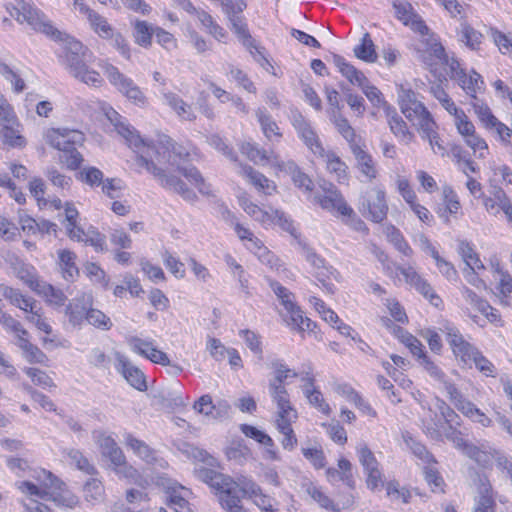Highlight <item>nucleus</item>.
<instances>
[{"instance_id": "f257e3e1", "label": "nucleus", "mask_w": 512, "mask_h": 512, "mask_svg": "<svg viewBox=\"0 0 512 512\" xmlns=\"http://www.w3.org/2000/svg\"><path fill=\"white\" fill-rule=\"evenodd\" d=\"M105 114L107 119L115 127L117 133L126 140L129 146H133L137 149V164L139 166L144 167L147 172L156 177L164 188L173 190L181 195L184 200L193 202L197 199L195 192L189 189L181 179L174 175H167L164 170L158 166L163 162L167 148L146 142L113 108H109Z\"/></svg>"}, {"instance_id": "f03ea898", "label": "nucleus", "mask_w": 512, "mask_h": 512, "mask_svg": "<svg viewBox=\"0 0 512 512\" xmlns=\"http://www.w3.org/2000/svg\"><path fill=\"white\" fill-rule=\"evenodd\" d=\"M46 141L61 152L59 161L65 164L69 170H76L80 167L83 157L78 152L77 146L83 145L85 141V136L81 131L66 128L50 129L46 133Z\"/></svg>"}, {"instance_id": "7ed1b4c3", "label": "nucleus", "mask_w": 512, "mask_h": 512, "mask_svg": "<svg viewBox=\"0 0 512 512\" xmlns=\"http://www.w3.org/2000/svg\"><path fill=\"white\" fill-rule=\"evenodd\" d=\"M109 82L129 101L139 107L147 105L148 100L141 88L128 76L110 63L101 65Z\"/></svg>"}, {"instance_id": "20e7f679", "label": "nucleus", "mask_w": 512, "mask_h": 512, "mask_svg": "<svg viewBox=\"0 0 512 512\" xmlns=\"http://www.w3.org/2000/svg\"><path fill=\"white\" fill-rule=\"evenodd\" d=\"M270 287L286 310L284 319L287 325L298 331L313 330L315 323L302 315V311L293 301L292 293L276 281L271 282Z\"/></svg>"}, {"instance_id": "39448f33", "label": "nucleus", "mask_w": 512, "mask_h": 512, "mask_svg": "<svg viewBox=\"0 0 512 512\" xmlns=\"http://www.w3.org/2000/svg\"><path fill=\"white\" fill-rule=\"evenodd\" d=\"M63 64L77 80L93 87H100L104 80L100 73L90 69L86 64V53L82 55H63Z\"/></svg>"}, {"instance_id": "423d86ee", "label": "nucleus", "mask_w": 512, "mask_h": 512, "mask_svg": "<svg viewBox=\"0 0 512 512\" xmlns=\"http://www.w3.org/2000/svg\"><path fill=\"white\" fill-rule=\"evenodd\" d=\"M39 485L29 481H23L19 485V489L26 494L36 496L43 500L50 499L58 490H61L65 484L59 480L50 471L42 470L38 475Z\"/></svg>"}, {"instance_id": "0eeeda50", "label": "nucleus", "mask_w": 512, "mask_h": 512, "mask_svg": "<svg viewBox=\"0 0 512 512\" xmlns=\"http://www.w3.org/2000/svg\"><path fill=\"white\" fill-rule=\"evenodd\" d=\"M189 156L190 153L185 147L179 144H173L169 155V161L172 165L177 166V170L183 174L188 181L195 185L201 194L208 195L210 192L209 187L205 184L199 170L194 166H183L177 161V159H179V161H185Z\"/></svg>"}, {"instance_id": "6e6552de", "label": "nucleus", "mask_w": 512, "mask_h": 512, "mask_svg": "<svg viewBox=\"0 0 512 512\" xmlns=\"http://www.w3.org/2000/svg\"><path fill=\"white\" fill-rule=\"evenodd\" d=\"M360 210L370 220L376 223L382 222L388 212L385 192L379 188H373L368 191L363 197Z\"/></svg>"}, {"instance_id": "1a4fd4ad", "label": "nucleus", "mask_w": 512, "mask_h": 512, "mask_svg": "<svg viewBox=\"0 0 512 512\" xmlns=\"http://www.w3.org/2000/svg\"><path fill=\"white\" fill-rule=\"evenodd\" d=\"M292 125L305 146L317 157H324L325 149L310 122L300 113L292 116Z\"/></svg>"}, {"instance_id": "9d476101", "label": "nucleus", "mask_w": 512, "mask_h": 512, "mask_svg": "<svg viewBox=\"0 0 512 512\" xmlns=\"http://www.w3.org/2000/svg\"><path fill=\"white\" fill-rule=\"evenodd\" d=\"M441 331L445 334L446 341L450 345L454 355L459 357L464 363L470 362L478 349L467 342L458 328L450 323L445 324Z\"/></svg>"}, {"instance_id": "9b49d317", "label": "nucleus", "mask_w": 512, "mask_h": 512, "mask_svg": "<svg viewBox=\"0 0 512 512\" xmlns=\"http://www.w3.org/2000/svg\"><path fill=\"white\" fill-rule=\"evenodd\" d=\"M124 443L136 456L153 468L166 469L168 467V462L165 459L159 457L157 452L146 442L134 437L132 434L126 433L124 435Z\"/></svg>"}, {"instance_id": "f8f14e48", "label": "nucleus", "mask_w": 512, "mask_h": 512, "mask_svg": "<svg viewBox=\"0 0 512 512\" xmlns=\"http://www.w3.org/2000/svg\"><path fill=\"white\" fill-rule=\"evenodd\" d=\"M116 370L125 378V380L138 391H146L147 383L144 373L121 352L115 351Z\"/></svg>"}, {"instance_id": "ddd939ff", "label": "nucleus", "mask_w": 512, "mask_h": 512, "mask_svg": "<svg viewBox=\"0 0 512 512\" xmlns=\"http://www.w3.org/2000/svg\"><path fill=\"white\" fill-rule=\"evenodd\" d=\"M18 21L27 22L34 30L41 31L48 36L60 38L61 32L49 22L45 21V15L37 8L23 4L18 14Z\"/></svg>"}, {"instance_id": "4468645a", "label": "nucleus", "mask_w": 512, "mask_h": 512, "mask_svg": "<svg viewBox=\"0 0 512 512\" xmlns=\"http://www.w3.org/2000/svg\"><path fill=\"white\" fill-rule=\"evenodd\" d=\"M474 111L477 114L479 120L483 123V125L489 129L494 131L500 138V140L505 144L512 145L510 140L512 136V130L500 122L491 112L490 108L483 104L478 103V100L473 103Z\"/></svg>"}, {"instance_id": "2eb2a0df", "label": "nucleus", "mask_w": 512, "mask_h": 512, "mask_svg": "<svg viewBox=\"0 0 512 512\" xmlns=\"http://www.w3.org/2000/svg\"><path fill=\"white\" fill-rule=\"evenodd\" d=\"M195 473L199 480L203 481L211 488L219 492L220 496L231 493V490L238 488L235 481H233L230 477L218 473L213 469L200 467L195 470Z\"/></svg>"}, {"instance_id": "dca6fc26", "label": "nucleus", "mask_w": 512, "mask_h": 512, "mask_svg": "<svg viewBox=\"0 0 512 512\" xmlns=\"http://www.w3.org/2000/svg\"><path fill=\"white\" fill-rule=\"evenodd\" d=\"M160 95L166 104L181 121L194 122L197 115L191 104L187 103L178 94L162 89Z\"/></svg>"}, {"instance_id": "f3484780", "label": "nucleus", "mask_w": 512, "mask_h": 512, "mask_svg": "<svg viewBox=\"0 0 512 512\" xmlns=\"http://www.w3.org/2000/svg\"><path fill=\"white\" fill-rule=\"evenodd\" d=\"M269 394L277 405L276 419H297L298 414L290 403L285 385L268 384Z\"/></svg>"}, {"instance_id": "a211bd4d", "label": "nucleus", "mask_w": 512, "mask_h": 512, "mask_svg": "<svg viewBox=\"0 0 512 512\" xmlns=\"http://www.w3.org/2000/svg\"><path fill=\"white\" fill-rule=\"evenodd\" d=\"M396 269L404 276L405 281L427 298L432 305L438 307L441 304L440 297L434 293L431 285L412 267H396Z\"/></svg>"}, {"instance_id": "6ab92c4d", "label": "nucleus", "mask_w": 512, "mask_h": 512, "mask_svg": "<svg viewBox=\"0 0 512 512\" xmlns=\"http://www.w3.org/2000/svg\"><path fill=\"white\" fill-rule=\"evenodd\" d=\"M398 102L401 112L410 121L428 111L426 106L417 99L416 93L411 89L404 88L403 86L398 90Z\"/></svg>"}, {"instance_id": "aec40b11", "label": "nucleus", "mask_w": 512, "mask_h": 512, "mask_svg": "<svg viewBox=\"0 0 512 512\" xmlns=\"http://www.w3.org/2000/svg\"><path fill=\"white\" fill-rule=\"evenodd\" d=\"M93 438L98 444L102 456L109 459L111 464L123 463L124 453L110 435L102 431H94Z\"/></svg>"}, {"instance_id": "412c9836", "label": "nucleus", "mask_w": 512, "mask_h": 512, "mask_svg": "<svg viewBox=\"0 0 512 512\" xmlns=\"http://www.w3.org/2000/svg\"><path fill=\"white\" fill-rule=\"evenodd\" d=\"M318 203L323 209L336 211L342 216L353 215V209L347 205L341 193L336 189H330L325 195L318 197Z\"/></svg>"}, {"instance_id": "4be33fe9", "label": "nucleus", "mask_w": 512, "mask_h": 512, "mask_svg": "<svg viewBox=\"0 0 512 512\" xmlns=\"http://www.w3.org/2000/svg\"><path fill=\"white\" fill-rule=\"evenodd\" d=\"M385 114L391 132L405 144H409L410 142H412L414 139V134L411 131H409L406 122L397 113L395 108L387 106L385 108Z\"/></svg>"}, {"instance_id": "5701e85b", "label": "nucleus", "mask_w": 512, "mask_h": 512, "mask_svg": "<svg viewBox=\"0 0 512 512\" xmlns=\"http://www.w3.org/2000/svg\"><path fill=\"white\" fill-rule=\"evenodd\" d=\"M255 115L266 139L270 142H279L282 138V132L267 109L260 107L255 111Z\"/></svg>"}, {"instance_id": "b1692460", "label": "nucleus", "mask_w": 512, "mask_h": 512, "mask_svg": "<svg viewBox=\"0 0 512 512\" xmlns=\"http://www.w3.org/2000/svg\"><path fill=\"white\" fill-rule=\"evenodd\" d=\"M351 152L355 157L357 169L368 181L374 180L377 177L378 171L372 156L362 149L360 145L353 146Z\"/></svg>"}, {"instance_id": "393cba45", "label": "nucleus", "mask_w": 512, "mask_h": 512, "mask_svg": "<svg viewBox=\"0 0 512 512\" xmlns=\"http://www.w3.org/2000/svg\"><path fill=\"white\" fill-rule=\"evenodd\" d=\"M239 173L246 176L249 181L259 190L267 195H271L276 190V185L262 173L254 170L248 165H239Z\"/></svg>"}, {"instance_id": "a878e982", "label": "nucleus", "mask_w": 512, "mask_h": 512, "mask_svg": "<svg viewBox=\"0 0 512 512\" xmlns=\"http://www.w3.org/2000/svg\"><path fill=\"white\" fill-rule=\"evenodd\" d=\"M12 266L16 277L23 281L31 290L36 292L43 281L38 278L35 268L18 258H15V262Z\"/></svg>"}, {"instance_id": "bb28decb", "label": "nucleus", "mask_w": 512, "mask_h": 512, "mask_svg": "<svg viewBox=\"0 0 512 512\" xmlns=\"http://www.w3.org/2000/svg\"><path fill=\"white\" fill-rule=\"evenodd\" d=\"M333 63L338 68L342 76L345 77L352 85H357L359 87L367 78L362 71L358 70L340 55H333Z\"/></svg>"}, {"instance_id": "cd10ccee", "label": "nucleus", "mask_w": 512, "mask_h": 512, "mask_svg": "<svg viewBox=\"0 0 512 512\" xmlns=\"http://www.w3.org/2000/svg\"><path fill=\"white\" fill-rule=\"evenodd\" d=\"M478 493L474 512H495L496 503L492 497V487L486 479H480Z\"/></svg>"}, {"instance_id": "c85d7f7f", "label": "nucleus", "mask_w": 512, "mask_h": 512, "mask_svg": "<svg viewBox=\"0 0 512 512\" xmlns=\"http://www.w3.org/2000/svg\"><path fill=\"white\" fill-rule=\"evenodd\" d=\"M352 464L349 460L341 458L338 461V468H328L326 471L327 478L330 482H344L347 486L353 487L354 480L351 473Z\"/></svg>"}, {"instance_id": "c756f323", "label": "nucleus", "mask_w": 512, "mask_h": 512, "mask_svg": "<svg viewBox=\"0 0 512 512\" xmlns=\"http://www.w3.org/2000/svg\"><path fill=\"white\" fill-rule=\"evenodd\" d=\"M58 263L62 276L67 281H74L79 274L76 266V254L70 250L63 249L58 252Z\"/></svg>"}, {"instance_id": "7c9ffc66", "label": "nucleus", "mask_w": 512, "mask_h": 512, "mask_svg": "<svg viewBox=\"0 0 512 512\" xmlns=\"http://www.w3.org/2000/svg\"><path fill=\"white\" fill-rule=\"evenodd\" d=\"M354 55L367 63L376 62L378 55L375 45L369 33H365L360 39V43L353 49Z\"/></svg>"}, {"instance_id": "2f4dec72", "label": "nucleus", "mask_w": 512, "mask_h": 512, "mask_svg": "<svg viewBox=\"0 0 512 512\" xmlns=\"http://www.w3.org/2000/svg\"><path fill=\"white\" fill-rule=\"evenodd\" d=\"M326 161L327 170L335 174L339 183H346L348 181L347 165L338 157L334 152L326 151L322 157Z\"/></svg>"}, {"instance_id": "473e14b6", "label": "nucleus", "mask_w": 512, "mask_h": 512, "mask_svg": "<svg viewBox=\"0 0 512 512\" xmlns=\"http://www.w3.org/2000/svg\"><path fill=\"white\" fill-rule=\"evenodd\" d=\"M186 12L195 15L202 26L207 29V32L211 34L216 40L220 41L226 36L224 29L214 21L213 17L208 12L202 9H197L196 7L195 11Z\"/></svg>"}, {"instance_id": "72a5a7b5", "label": "nucleus", "mask_w": 512, "mask_h": 512, "mask_svg": "<svg viewBox=\"0 0 512 512\" xmlns=\"http://www.w3.org/2000/svg\"><path fill=\"white\" fill-rule=\"evenodd\" d=\"M155 33V27L144 20H136L134 23V39L141 47L148 48L152 44V36Z\"/></svg>"}, {"instance_id": "f704fd0d", "label": "nucleus", "mask_w": 512, "mask_h": 512, "mask_svg": "<svg viewBox=\"0 0 512 512\" xmlns=\"http://www.w3.org/2000/svg\"><path fill=\"white\" fill-rule=\"evenodd\" d=\"M267 366L274 372V378L269 381V384L284 385V382L288 377L298 376L296 372L289 369L283 361L278 358L270 359Z\"/></svg>"}, {"instance_id": "c9c22d12", "label": "nucleus", "mask_w": 512, "mask_h": 512, "mask_svg": "<svg viewBox=\"0 0 512 512\" xmlns=\"http://www.w3.org/2000/svg\"><path fill=\"white\" fill-rule=\"evenodd\" d=\"M296 419H276V427L283 434L281 444L285 450H293L297 445L296 435L291 427L292 422Z\"/></svg>"}, {"instance_id": "e433bc0d", "label": "nucleus", "mask_w": 512, "mask_h": 512, "mask_svg": "<svg viewBox=\"0 0 512 512\" xmlns=\"http://www.w3.org/2000/svg\"><path fill=\"white\" fill-rule=\"evenodd\" d=\"M64 453L69 459L70 464L74 465L78 470L88 475H94L97 473L95 466L89 462L80 450L72 448L65 450Z\"/></svg>"}, {"instance_id": "4c0bfd02", "label": "nucleus", "mask_w": 512, "mask_h": 512, "mask_svg": "<svg viewBox=\"0 0 512 512\" xmlns=\"http://www.w3.org/2000/svg\"><path fill=\"white\" fill-rule=\"evenodd\" d=\"M415 119L418 120L416 128L423 140L426 138H435V133L438 131V124L429 110Z\"/></svg>"}, {"instance_id": "58836bf2", "label": "nucleus", "mask_w": 512, "mask_h": 512, "mask_svg": "<svg viewBox=\"0 0 512 512\" xmlns=\"http://www.w3.org/2000/svg\"><path fill=\"white\" fill-rule=\"evenodd\" d=\"M461 42L472 50L479 48L483 35L466 22L461 23L459 29Z\"/></svg>"}, {"instance_id": "ea45409f", "label": "nucleus", "mask_w": 512, "mask_h": 512, "mask_svg": "<svg viewBox=\"0 0 512 512\" xmlns=\"http://www.w3.org/2000/svg\"><path fill=\"white\" fill-rule=\"evenodd\" d=\"M443 198L445 209L443 211L439 210L438 214L446 223H449L450 219L448 214L457 213L460 209V202L454 190L448 186L443 188Z\"/></svg>"}, {"instance_id": "a19ab883", "label": "nucleus", "mask_w": 512, "mask_h": 512, "mask_svg": "<svg viewBox=\"0 0 512 512\" xmlns=\"http://www.w3.org/2000/svg\"><path fill=\"white\" fill-rule=\"evenodd\" d=\"M0 291L6 299L10 300L11 304L17 306L23 311H28V308L31 307V305H34V301L23 296L18 289L1 285Z\"/></svg>"}, {"instance_id": "79ce46f5", "label": "nucleus", "mask_w": 512, "mask_h": 512, "mask_svg": "<svg viewBox=\"0 0 512 512\" xmlns=\"http://www.w3.org/2000/svg\"><path fill=\"white\" fill-rule=\"evenodd\" d=\"M85 500L91 503H99L104 499V486L99 479L90 478L83 487Z\"/></svg>"}, {"instance_id": "37998d69", "label": "nucleus", "mask_w": 512, "mask_h": 512, "mask_svg": "<svg viewBox=\"0 0 512 512\" xmlns=\"http://www.w3.org/2000/svg\"><path fill=\"white\" fill-rule=\"evenodd\" d=\"M459 74H461V76L457 80L458 84L463 88V90L466 91L468 95L477 101L475 94L483 84L481 76L476 72H473V74L469 76L465 72H459Z\"/></svg>"}, {"instance_id": "c03bdc74", "label": "nucleus", "mask_w": 512, "mask_h": 512, "mask_svg": "<svg viewBox=\"0 0 512 512\" xmlns=\"http://www.w3.org/2000/svg\"><path fill=\"white\" fill-rule=\"evenodd\" d=\"M226 456L230 461L241 465L250 458L251 452L242 441H233L226 448Z\"/></svg>"}, {"instance_id": "a18cd8bd", "label": "nucleus", "mask_w": 512, "mask_h": 512, "mask_svg": "<svg viewBox=\"0 0 512 512\" xmlns=\"http://www.w3.org/2000/svg\"><path fill=\"white\" fill-rule=\"evenodd\" d=\"M459 253L470 270L484 269V265L479 259L477 253L473 250L468 242L461 241L459 243Z\"/></svg>"}, {"instance_id": "49530a36", "label": "nucleus", "mask_w": 512, "mask_h": 512, "mask_svg": "<svg viewBox=\"0 0 512 512\" xmlns=\"http://www.w3.org/2000/svg\"><path fill=\"white\" fill-rule=\"evenodd\" d=\"M497 453L500 452L496 450L486 451L475 445L465 446V455L483 467L489 465L492 459L496 460Z\"/></svg>"}, {"instance_id": "de8ad7c7", "label": "nucleus", "mask_w": 512, "mask_h": 512, "mask_svg": "<svg viewBox=\"0 0 512 512\" xmlns=\"http://www.w3.org/2000/svg\"><path fill=\"white\" fill-rule=\"evenodd\" d=\"M91 28L94 30L96 34H98L103 39H108L113 35L114 28L108 23L107 19L97 13H90V18L88 19Z\"/></svg>"}, {"instance_id": "09e8293b", "label": "nucleus", "mask_w": 512, "mask_h": 512, "mask_svg": "<svg viewBox=\"0 0 512 512\" xmlns=\"http://www.w3.org/2000/svg\"><path fill=\"white\" fill-rule=\"evenodd\" d=\"M36 293L45 297L49 303L56 306H63L66 301V296L63 291L54 288L44 281L41 283Z\"/></svg>"}, {"instance_id": "8fccbe9b", "label": "nucleus", "mask_w": 512, "mask_h": 512, "mask_svg": "<svg viewBox=\"0 0 512 512\" xmlns=\"http://www.w3.org/2000/svg\"><path fill=\"white\" fill-rule=\"evenodd\" d=\"M430 92L448 113L453 116H458L459 109L440 84H433L430 87Z\"/></svg>"}, {"instance_id": "3c124183", "label": "nucleus", "mask_w": 512, "mask_h": 512, "mask_svg": "<svg viewBox=\"0 0 512 512\" xmlns=\"http://www.w3.org/2000/svg\"><path fill=\"white\" fill-rule=\"evenodd\" d=\"M86 320L89 324L104 331L110 330L112 327L110 318L98 309H88L86 312Z\"/></svg>"}, {"instance_id": "603ef678", "label": "nucleus", "mask_w": 512, "mask_h": 512, "mask_svg": "<svg viewBox=\"0 0 512 512\" xmlns=\"http://www.w3.org/2000/svg\"><path fill=\"white\" fill-rule=\"evenodd\" d=\"M241 151L245 154L251 161L255 163H262L264 161H270L272 159L273 152L270 154L267 153L266 150L260 149L252 143H243L241 146Z\"/></svg>"}, {"instance_id": "864d4df0", "label": "nucleus", "mask_w": 512, "mask_h": 512, "mask_svg": "<svg viewBox=\"0 0 512 512\" xmlns=\"http://www.w3.org/2000/svg\"><path fill=\"white\" fill-rule=\"evenodd\" d=\"M335 126L337 131L346 139L349 143L350 149H353V146L359 145L357 142V135L355 130L349 124L348 120L342 116H338L335 118Z\"/></svg>"}, {"instance_id": "5fc2aeb1", "label": "nucleus", "mask_w": 512, "mask_h": 512, "mask_svg": "<svg viewBox=\"0 0 512 512\" xmlns=\"http://www.w3.org/2000/svg\"><path fill=\"white\" fill-rule=\"evenodd\" d=\"M241 206L248 215L262 224H268L273 221V215L271 213L262 210L252 202L245 200L241 203Z\"/></svg>"}, {"instance_id": "6e6d98bb", "label": "nucleus", "mask_w": 512, "mask_h": 512, "mask_svg": "<svg viewBox=\"0 0 512 512\" xmlns=\"http://www.w3.org/2000/svg\"><path fill=\"white\" fill-rule=\"evenodd\" d=\"M88 310L80 302H73L66 306L65 314L68 316L69 322L73 326L81 325L86 320V312Z\"/></svg>"}, {"instance_id": "4d7b16f0", "label": "nucleus", "mask_w": 512, "mask_h": 512, "mask_svg": "<svg viewBox=\"0 0 512 512\" xmlns=\"http://www.w3.org/2000/svg\"><path fill=\"white\" fill-rule=\"evenodd\" d=\"M208 144L222 153L225 157L233 162H237V155L232 148L226 143V141L218 134H212L207 137Z\"/></svg>"}, {"instance_id": "13d9d810", "label": "nucleus", "mask_w": 512, "mask_h": 512, "mask_svg": "<svg viewBox=\"0 0 512 512\" xmlns=\"http://www.w3.org/2000/svg\"><path fill=\"white\" fill-rule=\"evenodd\" d=\"M240 429L246 437L252 438L258 443L265 445L266 447H274V441L272 438L256 427L248 424H242Z\"/></svg>"}, {"instance_id": "bf43d9fd", "label": "nucleus", "mask_w": 512, "mask_h": 512, "mask_svg": "<svg viewBox=\"0 0 512 512\" xmlns=\"http://www.w3.org/2000/svg\"><path fill=\"white\" fill-rule=\"evenodd\" d=\"M356 450L359 462L361 463L365 471L379 466V463L374 453L365 443L358 444Z\"/></svg>"}, {"instance_id": "052dcab7", "label": "nucleus", "mask_w": 512, "mask_h": 512, "mask_svg": "<svg viewBox=\"0 0 512 512\" xmlns=\"http://www.w3.org/2000/svg\"><path fill=\"white\" fill-rule=\"evenodd\" d=\"M404 441L407 446L411 449L412 453L420 460L431 463L435 462L433 455L427 450V448L420 442L416 441L411 436H404Z\"/></svg>"}, {"instance_id": "680f3d73", "label": "nucleus", "mask_w": 512, "mask_h": 512, "mask_svg": "<svg viewBox=\"0 0 512 512\" xmlns=\"http://www.w3.org/2000/svg\"><path fill=\"white\" fill-rule=\"evenodd\" d=\"M79 179L91 187H96L104 182V174L96 167H85L80 171Z\"/></svg>"}, {"instance_id": "e2e57ef3", "label": "nucleus", "mask_w": 512, "mask_h": 512, "mask_svg": "<svg viewBox=\"0 0 512 512\" xmlns=\"http://www.w3.org/2000/svg\"><path fill=\"white\" fill-rule=\"evenodd\" d=\"M220 502L227 512H248L240 505L241 500L238 495V488L231 490V493L220 496Z\"/></svg>"}, {"instance_id": "0e129e2a", "label": "nucleus", "mask_w": 512, "mask_h": 512, "mask_svg": "<svg viewBox=\"0 0 512 512\" xmlns=\"http://www.w3.org/2000/svg\"><path fill=\"white\" fill-rule=\"evenodd\" d=\"M25 373L31 378L35 385L42 386L43 388L55 387L52 378L46 372L38 368H26Z\"/></svg>"}, {"instance_id": "69168bd1", "label": "nucleus", "mask_w": 512, "mask_h": 512, "mask_svg": "<svg viewBox=\"0 0 512 512\" xmlns=\"http://www.w3.org/2000/svg\"><path fill=\"white\" fill-rule=\"evenodd\" d=\"M341 91L345 95L347 104L351 109L362 115L365 111L364 98L360 95L353 94L351 89L344 84H340Z\"/></svg>"}, {"instance_id": "338daca9", "label": "nucleus", "mask_w": 512, "mask_h": 512, "mask_svg": "<svg viewBox=\"0 0 512 512\" xmlns=\"http://www.w3.org/2000/svg\"><path fill=\"white\" fill-rule=\"evenodd\" d=\"M2 141L12 147H22L25 145V139L15 129L4 126L0 132Z\"/></svg>"}, {"instance_id": "774afa93", "label": "nucleus", "mask_w": 512, "mask_h": 512, "mask_svg": "<svg viewBox=\"0 0 512 512\" xmlns=\"http://www.w3.org/2000/svg\"><path fill=\"white\" fill-rule=\"evenodd\" d=\"M393 8L395 10V16L404 25L408 26L411 19L416 15L413 11L411 4L407 2H394Z\"/></svg>"}]
</instances>
